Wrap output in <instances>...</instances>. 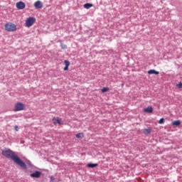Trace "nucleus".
<instances>
[{
    "instance_id": "5",
    "label": "nucleus",
    "mask_w": 182,
    "mask_h": 182,
    "mask_svg": "<svg viewBox=\"0 0 182 182\" xmlns=\"http://www.w3.org/2000/svg\"><path fill=\"white\" fill-rule=\"evenodd\" d=\"M52 121L53 122V124H55V125H56V124H60V125L63 124V122H62V118L53 117Z\"/></svg>"
},
{
    "instance_id": "18",
    "label": "nucleus",
    "mask_w": 182,
    "mask_h": 182,
    "mask_svg": "<svg viewBox=\"0 0 182 182\" xmlns=\"http://www.w3.org/2000/svg\"><path fill=\"white\" fill-rule=\"evenodd\" d=\"M60 46H61L62 49H67L68 48V46H66L65 44H63V43H60Z\"/></svg>"
},
{
    "instance_id": "19",
    "label": "nucleus",
    "mask_w": 182,
    "mask_h": 182,
    "mask_svg": "<svg viewBox=\"0 0 182 182\" xmlns=\"http://www.w3.org/2000/svg\"><path fill=\"white\" fill-rule=\"evenodd\" d=\"M159 124H164V118H161L159 119Z\"/></svg>"
},
{
    "instance_id": "3",
    "label": "nucleus",
    "mask_w": 182,
    "mask_h": 182,
    "mask_svg": "<svg viewBox=\"0 0 182 182\" xmlns=\"http://www.w3.org/2000/svg\"><path fill=\"white\" fill-rule=\"evenodd\" d=\"M25 105L22 102H17L15 105L14 112H21V110H24Z\"/></svg>"
},
{
    "instance_id": "10",
    "label": "nucleus",
    "mask_w": 182,
    "mask_h": 182,
    "mask_svg": "<svg viewBox=\"0 0 182 182\" xmlns=\"http://www.w3.org/2000/svg\"><path fill=\"white\" fill-rule=\"evenodd\" d=\"M159 73L158 71H156V70H149L148 71L149 75H159Z\"/></svg>"
},
{
    "instance_id": "16",
    "label": "nucleus",
    "mask_w": 182,
    "mask_h": 182,
    "mask_svg": "<svg viewBox=\"0 0 182 182\" xmlns=\"http://www.w3.org/2000/svg\"><path fill=\"white\" fill-rule=\"evenodd\" d=\"M109 87H103L102 89H101V92H102V93H105V92H109Z\"/></svg>"
},
{
    "instance_id": "2",
    "label": "nucleus",
    "mask_w": 182,
    "mask_h": 182,
    "mask_svg": "<svg viewBox=\"0 0 182 182\" xmlns=\"http://www.w3.org/2000/svg\"><path fill=\"white\" fill-rule=\"evenodd\" d=\"M5 31L7 32H15L16 31V26L14 23L9 22L4 26Z\"/></svg>"
},
{
    "instance_id": "8",
    "label": "nucleus",
    "mask_w": 182,
    "mask_h": 182,
    "mask_svg": "<svg viewBox=\"0 0 182 182\" xmlns=\"http://www.w3.org/2000/svg\"><path fill=\"white\" fill-rule=\"evenodd\" d=\"M16 6L18 9H25V6H26V5L23 1H19L16 3Z\"/></svg>"
},
{
    "instance_id": "20",
    "label": "nucleus",
    "mask_w": 182,
    "mask_h": 182,
    "mask_svg": "<svg viewBox=\"0 0 182 182\" xmlns=\"http://www.w3.org/2000/svg\"><path fill=\"white\" fill-rule=\"evenodd\" d=\"M176 86H177V87L178 89H181V87H182V82H179Z\"/></svg>"
},
{
    "instance_id": "17",
    "label": "nucleus",
    "mask_w": 182,
    "mask_h": 182,
    "mask_svg": "<svg viewBox=\"0 0 182 182\" xmlns=\"http://www.w3.org/2000/svg\"><path fill=\"white\" fill-rule=\"evenodd\" d=\"M65 65L67 68H69V66H70V62H69L68 60H65L64 61Z\"/></svg>"
},
{
    "instance_id": "7",
    "label": "nucleus",
    "mask_w": 182,
    "mask_h": 182,
    "mask_svg": "<svg viewBox=\"0 0 182 182\" xmlns=\"http://www.w3.org/2000/svg\"><path fill=\"white\" fill-rule=\"evenodd\" d=\"M33 5L36 9H41L43 8V4L41 1H36Z\"/></svg>"
},
{
    "instance_id": "14",
    "label": "nucleus",
    "mask_w": 182,
    "mask_h": 182,
    "mask_svg": "<svg viewBox=\"0 0 182 182\" xmlns=\"http://www.w3.org/2000/svg\"><path fill=\"white\" fill-rule=\"evenodd\" d=\"M77 139H82V137H85V135L83 133H78L75 135Z\"/></svg>"
},
{
    "instance_id": "15",
    "label": "nucleus",
    "mask_w": 182,
    "mask_h": 182,
    "mask_svg": "<svg viewBox=\"0 0 182 182\" xmlns=\"http://www.w3.org/2000/svg\"><path fill=\"white\" fill-rule=\"evenodd\" d=\"M144 133L145 134H150V133H151V129H144Z\"/></svg>"
},
{
    "instance_id": "23",
    "label": "nucleus",
    "mask_w": 182,
    "mask_h": 182,
    "mask_svg": "<svg viewBox=\"0 0 182 182\" xmlns=\"http://www.w3.org/2000/svg\"><path fill=\"white\" fill-rule=\"evenodd\" d=\"M15 130L16 131V132H18V127H15Z\"/></svg>"
},
{
    "instance_id": "9",
    "label": "nucleus",
    "mask_w": 182,
    "mask_h": 182,
    "mask_svg": "<svg viewBox=\"0 0 182 182\" xmlns=\"http://www.w3.org/2000/svg\"><path fill=\"white\" fill-rule=\"evenodd\" d=\"M144 113H153V107H148L144 109Z\"/></svg>"
},
{
    "instance_id": "12",
    "label": "nucleus",
    "mask_w": 182,
    "mask_h": 182,
    "mask_svg": "<svg viewBox=\"0 0 182 182\" xmlns=\"http://www.w3.org/2000/svg\"><path fill=\"white\" fill-rule=\"evenodd\" d=\"M92 6H93V4H92L87 3V4H84V8H85V9H90V8H92Z\"/></svg>"
},
{
    "instance_id": "21",
    "label": "nucleus",
    "mask_w": 182,
    "mask_h": 182,
    "mask_svg": "<svg viewBox=\"0 0 182 182\" xmlns=\"http://www.w3.org/2000/svg\"><path fill=\"white\" fill-rule=\"evenodd\" d=\"M50 182H55V178L53 176L50 177Z\"/></svg>"
},
{
    "instance_id": "11",
    "label": "nucleus",
    "mask_w": 182,
    "mask_h": 182,
    "mask_svg": "<svg viewBox=\"0 0 182 182\" xmlns=\"http://www.w3.org/2000/svg\"><path fill=\"white\" fill-rule=\"evenodd\" d=\"M98 164H88L87 167L89 168H95V167H97Z\"/></svg>"
},
{
    "instance_id": "4",
    "label": "nucleus",
    "mask_w": 182,
    "mask_h": 182,
    "mask_svg": "<svg viewBox=\"0 0 182 182\" xmlns=\"http://www.w3.org/2000/svg\"><path fill=\"white\" fill-rule=\"evenodd\" d=\"M36 21V19L33 17H29L26 21V26H28V28L32 26Z\"/></svg>"
},
{
    "instance_id": "22",
    "label": "nucleus",
    "mask_w": 182,
    "mask_h": 182,
    "mask_svg": "<svg viewBox=\"0 0 182 182\" xmlns=\"http://www.w3.org/2000/svg\"><path fill=\"white\" fill-rule=\"evenodd\" d=\"M68 69H69V67H66V66L64 67V70H68Z\"/></svg>"
},
{
    "instance_id": "1",
    "label": "nucleus",
    "mask_w": 182,
    "mask_h": 182,
    "mask_svg": "<svg viewBox=\"0 0 182 182\" xmlns=\"http://www.w3.org/2000/svg\"><path fill=\"white\" fill-rule=\"evenodd\" d=\"M1 154L7 159H11V160H13L16 164H18L22 168H26V164L21 160V158L18 157V155L10 149L5 148L2 150Z\"/></svg>"
},
{
    "instance_id": "6",
    "label": "nucleus",
    "mask_w": 182,
    "mask_h": 182,
    "mask_svg": "<svg viewBox=\"0 0 182 182\" xmlns=\"http://www.w3.org/2000/svg\"><path fill=\"white\" fill-rule=\"evenodd\" d=\"M42 175V172L36 171L34 173L30 174V176L32 177V178H39Z\"/></svg>"
},
{
    "instance_id": "13",
    "label": "nucleus",
    "mask_w": 182,
    "mask_h": 182,
    "mask_svg": "<svg viewBox=\"0 0 182 182\" xmlns=\"http://www.w3.org/2000/svg\"><path fill=\"white\" fill-rule=\"evenodd\" d=\"M180 124H181V122H180V121H178V120L173 121L171 123L172 126H180Z\"/></svg>"
}]
</instances>
